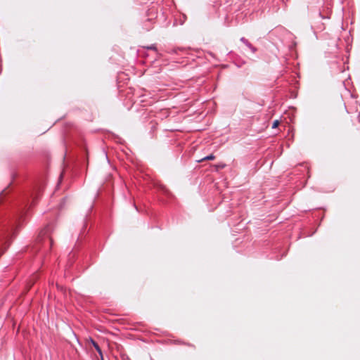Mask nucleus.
Here are the masks:
<instances>
[{
  "label": "nucleus",
  "instance_id": "nucleus-1",
  "mask_svg": "<svg viewBox=\"0 0 360 360\" xmlns=\"http://www.w3.org/2000/svg\"><path fill=\"white\" fill-rule=\"evenodd\" d=\"M42 190V186H37L25 194L21 202L18 205L12 217L6 219L4 221L0 234V256L8 247L11 239L16 234V231L20 226V221L25 215L30 206V198H32V203L38 197Z\"/></svg>",
  "mask_w": 360,
  "mask_h": 360
},
{
  "label": "nucleus",
  "instance_id": "nucleus-2",
  "mask_svg": "<svg viewBox=\"0 0 360 360\" xmlns=\"http://www.w3.org/2000/svg\"><path fill=\"white\" fill-rule=\"evenodd\" d=\"M53 227L51 225L48 224L44 229H43L39 233L37 237V243H44V245H47L51 247L53 244V240L50 238L49 234L52 231Z\"/></svg>",
  "mask_w": 360,
  "mask_h": 360
},
{
  "label": "nucleus",
  "instance_id": "nucleus-3",
  "mask_svg": "<svg viewBox=\"0 0 360 360\" xmlns=\"http://www.w3.org/2000/svg\"><path fill=\"white\" fill-rule=\"evenodd\" d=\"M240 41L243 42L251 51L252 53H255L257 51V48L250 44V41L245 37H241Z\"/></svg>",
  "mask_w": 360,
  "mask_h": 360
},
{
  "label": "nucleus",
  "instance_id": "nucleus-4",
  "mask_svg": "<svg viewBox=\"0 0 360 360\" xmlns=\"http://www.w3.org/2000/svg\"><path fill=\"white\" fill-rule=\"evenodd\" d=\"M91 342H92V345L94 346V347L96 349V350L98 352L101 360H104L103 359V352H102V350L101 349V347H99V345H98L97 342H96L94 340H91Z\"/></svg>",
  "mask_w": 360,
  "mask_h": 360
},
{
  "label": "nucleus",
  "instance_id": "nucleus-5",
  "mask_svg": "<svg viewBox=\"0 0 360 360\" xmlns=\"http://www.w3.org/2000/svg\"><path fill=\"white\" fill-rule=\"evenodd\" d=\"M215 158V156L212 154H210L205 158H203L202 160H199V162H202L203 160H212Z\"/></svg>",
  "mask_w": 360,
  "mask_h": 360
},
{
  "label": "nucleus",
  "instance_id": "nucleus-6",
  "mask_svg": "<svg viewBox=\"0 0 360 360\" xmlns=\"http://www.w3.org/2000/svg\"><path fill=\"white\" fill-rule=\"evenodd\" d=\"M146 48L149 50L157 51V47L155 44H151L150 46H146Z\"/></svg>",
  "mask_w": 360,
  "mask_h": 360
},
{
  "label": "nucleus",
  "instance_id": "nucleus-7",
  "mask_svg": "<svg viewBox=\"0 0 360 360\" xmlns=\"http://www.w3.org/2000/svg\"><path fill=\"white\" fill-rule=\"evenodd\" d=\"M279 124H280V122L278 120H274L272 124V128L273 129L276 128L279 125Z\"/></svg>",
  "mask_w": 360,
  "mask_h": 360
},
{
  "label": "nucleus",
  "instance_id": "nucleus-8",
  "mask_svg": "<svg viewBox=\"0 0 360 360\" xmlns=\"http://www.w3.org/2000/svg\"><path fill=\"white\" fill-rule=\"evenodd\" d=\"M245 63V61H241V62H236V65L238 68H241L243 64Z\"/></svg>",
  "mask_w": 360,
  "mask_h": 360
},
{
  "label": "nucleus",
  "instance_id": "nucleus-9",
  "mask_svg": "<svg viewBox=\"0 0 360 360\" xmlns=\"http://www.w3.org/2000/svg\"><path fill=\"white\" fill-rule=\"evenodd\" d=\"M185 49L184 48H176V49H174L173 51L174 53H177V51H184Z\"/></svg>",
  "mask_w": 360,
  "mask_h": 360
},
{
  "label": "nucleus",
  "instance_id": "nucleus-10",
  "mask_svg": "<svg viewBox=\"0 0 360 360\" xmlns=\"http://www.w3.org/2000/svg\"><path fill=\"white\" fill-rule=\"evenodd\" d=\"M6 191H3L1 193H0V201L3 199L4 196V194H5Z\"/></svg>",
  "mask_w": 360,
  "mask_h": 360
},
{
  "label": "nucleus",
  "instance_id": "nucleus-11",
  "mask_svg": "<svg viewBox=\"0 0 360 360\" xmlns=\"http://www.w3.org/2000/svg\"><path fill=\"white\" fill-rule=\"evenodd\" d=\"M319 15L321 16L322 18H325V17L322 16L321 13H319Z\"/></svg>",
  "mask_w": 360,
  "mask_h": 360
},
{
  "label": "nucleus",
  "instance_id": "nucleus-12",
  "mask_svg": "<svg viewBox=\"0 0 360 360\" xmlns=\"http://www.w3.org/2000/svg\"><path fill=\"white\" fill-rule=\"evenodd\" d=\"M359 122H360V119H359Z\"/></svg>",
  "mask_w": 360,
  "mask_h": 360
}]
</instances>
